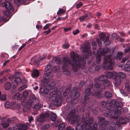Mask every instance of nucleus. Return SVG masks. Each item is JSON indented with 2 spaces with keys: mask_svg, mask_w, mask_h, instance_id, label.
<instances>
[{
  "mask_svg": "<svg viewBox=\"0 0 130 130\" xmlns=\"http://www.w3.org/2000/svg\"><path fill=\"white\" fill-rule=\"evenodd\" d=\"M76 122L77 124L76 128V130H82L87 126V122H83L82 121V122H80V120H78L76 121Z\"/></svg>",
  "mask_w": 130,
  "mask_h": 130,
  "instance_id": "nucleus-12",
  "label": "nucleus"
},
{
  "mask_svg": "<svg viewBox=\"0 0 130 130\" xmlns=\"http://www.w3.org/2000/svg\"><path fill=\"white\" fill-rule=\"evenodd\" d=\"M22 98V95L19 93L15 94L13 96V98L20 100Z\"/></svg>",
  "mask_w": 130,
  "mask_h": 130,
  "instance_id": "nucleus-28",
  "label": "nucleus"
},
{
  "mask_svg": "<svg viewBox=\"0 0 130 130\" xmlns=\"http://www.w3.org/2000/svg\"><path fill=\"white\" fill-rule=\"evenodd\" d=\"M116 75V72H109L107 73L106 74V76L107 78H112L113 79V77H115Z\"/></svg>",
  "mask_w": 130,
  "mask_h": 130,
  "instance_id": "nucleus-22",
  "label": "nucleus"
},
{
  "mask_svg": "<svg viewBox=\"0 0 130 130\" xmlns=\"http://www.w3.org/2000/svg\"><path fill=\"white\" fill-rule=\"evenodd\" d=\"M4 87L5 89V90H9L11 88V84L9 82H7L5 84Z\"/></svg>",
  "mask_w": 130,
  "mask_h": 130,
  "instance_id": "nucleus-29",
  "label": "nucleus"
},
{
  "mask_svg": "<svg viewBox=\"0 0 130 130\" xmlns=\"http://www.w3.org/2000/svg\"><path fill=\"white\" fill-rule=\"evenodd\" d=\"M70 46V45L69 44L65 43L62 46V47L64 49H67Z\"/></svg>",
  "mask_w": 130,
  "mask_h": 130,
  "instance_id": "nucleus-59",
  "label": "nucleus"
},
{
  "mask_svg": "<svg viewBox=\"0 0 130 130\" xmlns=\"http://www.w3.org/2000/svg\"><path fill=\"white\" fill-rule=\"evenodd\" d=\"M103 42L104 43L106 46L109 45L110 43V41L109 40V39H107Z\"/></svg>",
  "mask_w": 130,
  "mask_h": 130,
  "instance_id": "nucleus-56",
  "label": "nucleus"
},
{
  "mask_svg": "<svg viewBox=\"0 0 130 130\" xmlns=\"http://www.w3.org/2000/svg\"><path fill=\"white\" fill-rule=\"evenodd\" d=\"M12 87L13 88H15L18 85V83L14 81H13L12 83Z\"/></svg>",
  "mask_w": 130,
  "mask_h": 130,
  "instance_id": "nucleus-49",
  "label": "nucleus"
},
{
  "mask_svg": "<svg viewBox=\"0 0 130 130\" xmlns=\"http://www.w3.org/2000/svg\"><path fill=\"white\" fill-rule=\"evenodd\" d=\"M25 0H14V3L15 4H17V5L19 6V4L22 3H24Z\"/></svg>",
  "mask_w": 130,
  "mask_h": 130,
  "instance_id": "nucleus-36",
  "label": "nucleus"
},
{
  "mask_svg": "<svg viewBox=\"0 0 130 130\" xmlns=\"http://www.w3.org/2000/svg\"><path fill=\"white\" fill-rule=\"evenodd\" d=\"M20 128L21 130H25L27 129L25 124H22L20 125Z\"/></svg>",
  "mask_w": 130,
  "mask_h": 130,
  "instance_id": "nucleus-51",
  "label": "nucleus"
},
{
  "mask_svg": "<svg viewBox=\"0 0 130 130\" xmlns=\"http://www.w3.org/2000/svg\"><path fill=\"white\" fill-rule=\"evenodd\" d=\"M33 108L34 111H36L38 110L40 107V104L39 103L36 105H34L31 106Z\"/></svg>",
  "mask_w": 130,
  "mask_h": 130,
  "instance_id": "nucleus-24",
  "label": "nucleus"
},
{
  "mask_svg": "<svg viewBox=\"0 0 130 130\" xmlns=\"http://www.w3.org/2000/svg\"><path fill=\"white\" fill-rule=\"evenodd\" d=\"M116 75L119 76L121 78L124 79L126 78V75L125 74L122 72H119L117 73H116Z\"/></svg>",
  "mask_w": 130,
  "mask_h": 130,
  "instance_id": "nucleus-27",
  "label": "nucleus"
},
{
  "mask_svg": "<svg viewBox=\"0 0 130 130\" xmlns=\"http://www.w3.org/2000/svg\"><path fill=\"white\" fill-rule=\"evenodd\" d=\"M14 81L17 82L18 84L20 83L22 81L21 78L19 77H18L16 78L14 80Z\"/></svg>",
  "mask_w": 130,
  "mask_h": 130,
  "instance_id": "nucleus-54",
  "label": "nucleus"
},
{
  "mask_svg": "<svg viewBox=\"0 0 130 130\" xmlns=\"http://www.w3.org/2000/svg\"><path fill=\"white\" fill-rule=\"evenodd\" d=\"M92 95L93 96H97L98 99L100 98L101 96L100 94L98 92H92Z\"/></svg>",
  "mask_w": 130,
  "mask_h": 130,
  "instance_id": "nucleus-43",
  "label": "nucleus"
},
{
  "mask_svg": "<svg viewBox=\"0 0 130 130\" xmlns=\"http://www.w3.org/2000/svg\"><path fill=\"white\" fill-rule=\"evenodd\" d=\"M50 118L51 120L52 121H55L56 119V115L54 113L52 112L51 114Z\"/></svg>",
  "mask_w": 130,
  "mask_h": 130,
  "instance_id": "nucleus-34",
  "label": "nucleus"
},
{
  "mask_svg": "<svg viewBox=\"0 0 130 130\" xmlns=\"http://www.w3.org/2000/svg\"><path fill=\"white\" fill-rule=\"evenodd\" d=\"M104 96L105 97L109 98L111 97L112 96V94L109 92L106 91L105 93Z\"/></svg>",
  "mask_w": 130,
  "mask_h": 130,
  "instance_id": "nucleus-40",
  "label": "nucleus"
},
{
  "mask_svg": "<svg viewBox=\"0 0 130 130\" xmlns=\"http://www.w3.org/2000/svg\"><path fill=\"white\" fill-rule=\"evenodd\" d=\"M113 79L115 80L114 84L116 87H118L121 85V80L120 77L116 75L115 77H113Z\"/></svg>",
  "mask_w": 130,
  "mask_h": 130,
  "instance_id": "nucleus-15",
  "label": "nucleus"
},
{
  "mask_svg": "<svg viewBox=\"0 0 130 130\" xmlns=\"http://www.w3.org/2000/svg\"><path fill=\"white\" fill-rule=\"evenodd\" d=\"M89 114L88 113H87L86 116H83L82 118V121L83 122H87V126H90L88 124H91L93 122L94 118L92 117H90L88 121L87 118L89 117Z\"/></svg>",
  "mask_w": 130,
  "mask_h": 130,
  "instance_id": "nucleus-10",
  "label": "nucleus"
},
{
  "mask_svg": "<svg viewBox=\"0 0 130 130\" xmlns=\"http://www.w3.org/2000/svg\"><path fill=\"white\" fill-rule=\"evenodd\" d=\"M103 83L104 84H103V85H104L105 87V86H106L107 87H108L110 85V82L109 80L107 79L105 80L104 81Z\"/></svg>",
  "mask_w": 130,
  "mask_h": 130,
  "instance_id": "nucleus-38",
  "label": "nucleus"
},
{
  "mask_svg": "<svg viewBox=\"0 0 130 130\" xmlns=\"http://www.w3.org/2000/svg\"><path fill=\"white\" fill-rule=\"evenodd\" d=\"M94 82L95 83L94 85L95 87L97 88H100L101 89H104L106 87L104 85H103L102 84H100L99 83L98 79H95Z\"/></svg>",
  "mask_w": 130,
  "mask_h": 130,
  "instance_id": "nucleus-17",
  "label": "nucleus"
},
{
  "mask_svg": "<svg viewBox=\"0 0 130 130\" xmlns=\"http://www.w3.org/2000/svg\"><path fill=\"white\" fill-rule=\"evenodd\" d=\"M111 37L113 39L117 40L118 39L119 37V36L116 33H113L111 35Z\"/></svg>",
  "mask_w": 130,
  "mask_h": 130,
  "instance_id": "nucleus-44",
  "label": "nucleus"
},
{
  "mask_svg": "<svg viewBox=\"0 0 130 130\" xmlns=\"http://www.w3.org/2000/svg\"><path fill=\"white\" fill-rule=\"evenodd\" d=\"M67 120L69 121H71L72 124H74L77 120H80V118L75 115V113L72 111L70 112L67 116Z\"/></svg>",
  "mask_w": 130,
  "mask_h": 130,
  "instance_id": "nucleus-6",
  "label": "nucleus"
},
{
  "mask_svg": "<svg viewBox=\"0 0 130 130\" xmlns=\"http://www.w3.org/2000/svg\"><path fill=\"white\" fill-rule=\"evenodd\" d=\"M50 114L48 113H42L37 119V121L39 122H44L47 120V118L49 117Z\"/></svg>",
  "mask_w": 130,
  "mask_h": 130,
  "instance_id": "nucleus-11",
  "label": "nucleus"
},
{
  "mask_svg": "<svg viewBox=\"0 0 130 130\" xmlns=\"http://www.w3.org/2000/svg\"><path fill=\"white\" fill-rule=\"evenodd\" d=\"M102 55V50L101 48H99L97 53V57L96 58V62L99 63L101 61V55Z\"/></svg>",
  "mask_w": 130,
  "mask_h": 130,
  "instance_id": "nucleus-18",
  "label": "nucleus"
},
{
  "mask_svg": "<svg viewBox=\"0 0 130 130\" xmlns=\"http://www.w3.org/2000/svg\"><path fill=\"white\" fill-rule=\"evenodd\" d=\"M56 83V82L54 80H52L49 83V86L50 87H53L55 86Z\"/></svg>",
  "mask_w": 130,
  "mask_h": 130,
  "instance_id": "nucleus-46",
  "label": "nucleus"
},
{
  "mask_svg": "<svg viewBox=\"0 0 130 130\" xmlns=\"http://www.w3.org/2000/svg\"><path fill=\"white\" fill-rule=\"evenodd\" d=\"M65 12V11L63 10L62 9H61L59 10L57 12V14L59 15L60 14L64 13Z\"/></svg>",
  "mask_w": 130,
  "mask_h": 130,
  "instance_id": "nucleus-58",
  "label": "nucleus"
},
{
  "mask_svg": "<svg viewBox=\"0 0 130 130\" xmlns=\"http://www.w3.org/2000/svg\"><path fill=\"white\" fill-rule=\"evenodd\" d=\"M106 79V77L105 75H101L98 78V81L103 82Z\"/></svg>",
  "mask_w": 130,
  "mask_h": 130,
  "instance_id": "nucleus-37",
  "label": "nucleus"
},
{
  "mask_svg": "<svg viewBox=\"0 0 130 130\" xmlns=\"http://www.w3.org/2000/svg\"><path fill=\"white\" fill-rule=\"evenodd\" d=\"M6 99V95L5 94H3L0 97V100L1 101H5Z\"/></svg>",
  "mask_w": 130,
  "mask_h": 130,
  "instance_id": "nucleus-53",
  "label": "nucleus"
},
{
  "mask_svg": "<svg viewBox=\"0 0 130 130\" xmlns=\"http://www.w3.org/2000/svg\"><path fill=\"white\" fill-rule=\"evenodd\" d=\"M50 127L49 124H46L43 127L42 129H44L46 130L49 128Z\"/></svg>",
  "mask_w": 130,
  "mask_h": 130,
  "instance_id": "nucleus-60",
  "label": "nucleus"
},
{
  "mask_svg": "<svg viewBox=\"0 0 130 130\" xmlns=\"http://www.w3.org/2000/svg\"><path fill=\"white\" fill-rule=\"evenodd\" d=\"M118 119L120 121H122L120 123V125L125 124L129 121V118H123L122 117H120L118 118Z\"/></svg>",
  "mask_w": 130,
  "mask_h": 130,
  "instance_id": "nucleus-19",
  "label": "nucleus"
},
{
  "mask_svg": "<svg viewBox=\"0 0 130 130\" xmlns=\"http://www.w3.org/2000/svg\"><path fill=\"white\" fill-rule=\"evenodd\" d=\"M114 51V49L112 48H109L106 49H103V52H102V55H105L107 53H112Z\"/></svg>",
  "mask_w": 130,
  "mask_h": 130,
  "instance_id": "nucleus-20",
  "label": "nucleus"
},
{
  "mask_svg": "<svg viewBox=\"0 0 130 130\" xmlns=\"http://www.w3.org/2000/svg\"><path fill=\"white\" fill-rule=\"evenodd\" d=\"M79 32V30L78 29H76L74 30L73 31V34L74 35H76Z\"/></svg>",
  "mask_w": 130,
  "mask_h": 130,
  "instance_id": "nucleus-63",
  "label": "nucleus"
},
{
  "mask_svg": "<svg viewBox=\"0 0 130 130\" xmlns=\"http://www.w3.org/2000/svg\"><path fill=\"white\" fill-rule=\"evenodd\" d=\"M113 110L112 111H109L108 113L105 112L104 114V116L105 117H109V116H112L113 118H116L117 117H115V115H114L112 112Z\"/></svg>",
  "mask_w": 130,
  "mask_h": 130,
  "instance_id": "nucleus-25",
  "label": "nucleus"
},
{
  "mask_svg": "<svg viewBox=\"0 0 130 130\" xmlns=\"http://www.w3.org/2000/svg\"><path fill=\"white\" fill-rule=\"evenodd\" d=\"M90 90V89H89L88 88H87L85 90V94L87 95H89L91 94Z\"/></svg>",
  "mask_w": 130,
  "mask_h": 130,
  "instance_id": "nucleus-50",
  "label": "nucleus"
},
{
  "mask_svg": "<svg viewBox=\"0 0 130 130\" xmlns=\"http://www.w3.org/2000/svg\"><path fill=\"white\" fill-rule=\"evenodd\" d=\"M88 95H85L84 96V101L85 102H84L83 103V106H84L87 103V102L89 101V97L88 96Z\"/></svg>",
  "mask_w": 130,
  "mask_h": 130,
  "instance_id": "nucleus-42",
  "label": "nucleus"
},
{
  "mask_svg": "<svg viewBox=\"0 0 130 130\" xmlns=\"http://www.w3.org/2000/svg\"><path fill=\"white\" fill-rule=\"evenodd\" d=\"M99 121L98 122V124L100 125L102 124L105 121V118L102 117H99L98 118Z\"/></svg>",
  "mask_w": 130,
  "mask_h": 130,
  "instance_id": "nucleus-39",
  "label": "nucleus"
},
{
  "mask_svg": "<svg viewBox=\"0 0 130 130\" xmlns=\"http://www.w3.org/2000/svg\"><path fill=\"white\" fill-rule=\"evenodd\" d=\"M122 53L120 52H119L117 54V56L116 58L117 60H120L121 59L122 57Z\"/></svg>",
  "mask_w": 130,
  "mask_h": 130,
  "instance_id": "nucleus-47",
  "label": "nucleus"
},
{
  "mask_svg": "<svg viewBox=\"0 0 130 130\" xmlns=\"http://www.w3.org/2000/svg\"><path fill=\"white\" fill-rule=\"evenodd\" d=\"M110 35H108L106 36V34L103 32H101L99 34V39L97 38L96 41L98 45L101 46L102 45V42H104L107 39H109Z\"/></svg>",
  "mask_w": 130,
  "mask_h": 130,
  "instance_id": "nucleus-7",
  "label": "nucleus"
},
{
  "mask_svg": "<svg viewBox=\"0 0 130 130\" xmlns=\"http://www.w3.org/2000/svg\"><path fill=\"white\" fill-rule=\"evenodd\" d=\"M5 107L6 108H11L12 109H13L14 108V107H13L12 105L11 104L10 105V102H9L7 101L5 103Z\"/></svg>",
  "mask_w": 130,
  "mask_h": 130,
  "instance_id": "nucleus-32",
  "label": "nucleus"
},
{
  "mask_svg": "<svg viewBox=\"0 0 130 130\" xmlns=\"http://www.w3.org/2000/svg\"><path fill=\"white\" fill-rule=\"evenodd\" d=\"M27 87V86L26 85H24L20 87L18 89V91H21L23 90L24 89Z\"/></svg>",
  "mask_w": 130,
  "mask_h": 130,
  "instance_id": "nucleus-57",
  "label": "nucleus"
},
{
  "mask_svg": "<svg viewBox=\"0 0 130 130\" xmlns=\"http://www.w3.org/2000/svg\"><path fill=\"white\" fill-rule=\"evenodd\" d=\"M32 65L36 64L37 65L39 64V63L38 61L36 60L35 57L32 58L30 60V63Z\"/></svg>",
  "mask_w": 130,
  "mask_h": 130,
  "instance_id": "nucleus-26",
  "label": "nucleus"
},
{
  "mask_svg": "<svg viewBox=\"0 0 130 130\" xmlns=\"http://www.w3.org/2000/svg\"><path fill=\"white\" fill-rule=\"evenodd\" d=\"M71 89V88L70 87L67 88L63 92L64 95V96L67 95L70 92Z\"/></svg>",
  "mask_w": 130,
  "mask_h": 130,
  "instance_id": "nucleus-35",
  "label": "nucleus"
},
{
  "mask_svg": "<svg viewBox=\"0 0 130 130\" xmlns=\"http://www.w3.org/2000/svg\"><path fill=\"white\" fill-rule=\"evenodd\" d=\"M101 104L103 107H104L106 106L107 103L103 101L101 102Z\"/></svg>",
  "mask_w": 130,
  "mask_h": 130,
  "instance_id": "nucleus-62",
  "label": "nucleus"
},
{
  "mask_svg": "<svg viewBox=\"0 0 130 130\" xmlns=\"http://www.w3.org/2000/svg\"><path fill=\"white\" fill-rule=\"evenodd\" d=\"M43 79L41 80L42 83L44 84V85L45 84H47L49 82V80L52 79L53 77V74L52 73L47 74V75H44Z\"/></svg>",
  "mask_w": 130,
  "mask_h": 130,
  "instance_id": "nucleus-13",
  "label": "nucleus"
},
{
  "mask_svg": "<svg viewBox=\"0 0 130 130\" xmlns=\"http://www.w3.org/2000/svg\"><path fill=\"white\" fill-rule=\"evenodd\" d=\"M80 95V93L78 92V88L76 87L73 88L70 95V98H72L75 97L72 100L71 102L72 104H74L78 102V99H77Z\"/></svg>",
  "mask_w": 130,
  "mask_h": 130,
  "instance_id": "nucleus-5",
  "label": "nucleus"
},
{
  "mask_svg": "<svg viewBox=\"0 0 130 130\" xmlns=\"http://www.w3.org/2000/svg\"><path fill=\"white\" fill-rule=\"evenodd\" d=\"M97 127V123L96 122H94L92 125L91 130H96Z\"/></svg>",
  "mask_w": 130,
  "mask_h": 130,
  "instance_id": "nucleus-48",
  "label": "nucleus"
},
{
  "mask_svg": "<svg viewBox=\"0 0 130 130\" xmlns=\"http://www.w3.org/2000/svg\"><path fill=\"white\" fill-rule=\"evenodd\" d=\"M40 91L44 95H46L48 91V90L45 88H42L41 87L40 88Z\"/></svg>",
  "mask_w": 130,
  "mask_h": 130,
  "instance_id": "nucleus-30",
  "label": "nucleus"
},
{
  "mask_svg": "<svg viewBox=\"0 0 130 130\" xmlns=\"http://www.w3.org/2000/svg\"><path fill=\"white\" fill-rule=\"evenodd\" d=\"M111 103V107H109V106H107V109L113 110L112 113L115 115V117L120 116L121 113L120 110L123 106L122 104L120 102H115L114 100H112Z\"/></svg>",
  "mask_w": 130,
  "mask_h": 130,
  "instance_id": "nucleus-2",
  "label": "nucleus"
},
{
  "mask_svg": "<svg viewBox=\"0 0 130 130\" xmlns=\"http://www.w3.org/2000/svg\"><path fill=\"white\" fill-rule=\"evenodd\" d=\"M130 79L127 78L125 80V87L124 90L121 89L120 90L121 93L125 96H127L128 93L130 92V87L129 86V83Z\"/></svg>",
  "mask_w": 130,
  "mask_h": 130,
  "instance_id": "nucleus-8",
  "label": "nucleus"
},
{
  "mask_svg": "<svg viewBox=\"0 0 130 130\" xmlns=\"http://www.w3.org/2000/svg\"><path fill=\"white\" fill-rule=\"evenodd\" d=\"M27 101L28 103L29 104H30L31 106L39 103V101L38 99L33 94H31L29 96V99Z\"/></svg>",
  "mask_w": 130,
  "mask_h": 130,
  "instance_id": "nucleus-9",
  "label": "nucleus"
},
{
  "mask_svg": "<svg viewBox=\"0 0 130 130\" xmlns=\"http://www.w3.org/2000/svg\"><path fill=\"white\" fill-rule=\"evenodd\" d=\"M58 92L54 91L50 92L49 94V98L51 101H54V104L57 106H60L61 104L62 101V97L60 96L61 93L57 94Z\"/></svg>",
  "mask_w": 130,
  "mask_h": 130,
  "instance_id": "nucleus-3",
  "label": "nucleus"
},
{
  "mask_svg": "<svg viewBox=\"0 0 130 130\" xmlns=\"http://www.w3.org/2000/svg\"><path fill=\"white\" fill-rule=\"evenodd\" d=\"M1 120L2 122V123H4L6 121L7 119L5 117L2 118L1 119Z\"/></svg>",
  "mask_w": 130,
  "mask_h": 130,
  "instance_id": "nucleus-64",
  "label": "nucleus"
},
{
  "mask_svg": "<svg viewBox=\"0 0 130 130\" xmlns=\"http://www.w3.org/2000/svg\"><path fill=\"white\" fill-rule=\"evenodd\" d=\"M25 99L24 101H22L21 103L22 106H24L23 108V111L24 112H25L29 110L31 106L30 104H29L28 103V101L26 103V99Z\"/></svg>",
  "mask_w": 130,
  "mask_h": 130,
  "instance_id": "nucleus-14",
  "label": "nucleus"
},
{
  "mask_svg": "<svg viewBox=\"0 0 130 130\" xmlns=\"http://www.w3.org/2000/svg\"><path fill=\"white\" fill-rule=\"evenodd\" d=\"M39 74V71L37 70H35L32 71V76L34 78H36L38 76Z\"/></svg>",
  "mask_w": 130,
  "mask_h": 130,
  "instance_id": "nucleus-23",
  "label": "nucleus"
},
{
  "mask_svg": "<svg viewBox=\"0 0 130 130\" xmlns=\"http://www.w3.org/2000/svg\"><path fill=\"white\" fill-rule=\"evenodd\" d=\"M1 125L5 128H6L9 125V123H7L6 121L4 123H1Z\"/></svg>",
  "mask_w": 130,
  "mask_h": 130,
  "instance_id": "nucleus-45",
  "label": "nucleus"
},
{
  "mask_svg": "<svg viewBox=\"0 0 130 130\" xmlns=\"http://www.w3.org/2000/svg\"><path fill=\"white\" fill-rule=\"evenodd\" d=\"M11 105L13 107H14V108L13 109H15V108H17V109L19 108L21 106L20 104L18 103H16L14 102L11 103Z\"/></svg>",
  "mask_w": 130,
  "mask_h": 130,
  "instance_id": "nucleus-31",
  "label": "nucleus"
},
{
  "mask_svg": "<svg viewBox=\"0 0 130 130\" xmlns=\"http://www.w3.org/2000/svg\"><path fill=\"white\" fill-rule=\"evenodd\" d=\"M51 68V66L49 64L46 66L44 72V75H47V74L52 73Z\"/></svg>",
  "mask_w": 130,
  "mask_h": 130,
  "instance_id": "nucleus-21",
  "label": "nucleus"
},
{
  "mask_svg": "<svg viewBox=\"0 0 130 130\" xmlns=\"http://www.w3.org/2000/svg\"><path fill=\"white\" fill-rule=\"evenodd\" d=\"M7 80V78L6 77H4L2 79H0V83L3 84Z\"/></svg>",
  "mask_w": 130,
  "mask_h": 130,
  "instance_id": "nucleus-61",
  "label": "nucleus"
},
{
  "mask_svg": "<svg viewBox=\"0 0 130 130\" xmlns=\"http://www.w3.org/2000/svg\"><path fill=\"white\" fill-rule=\"evenodd\" d=\"M91 45L88 42H86L85 44V47L83 48V52L86 53L85 55L83 57L79 58L78 55L73 51L71 52V59L72 60V63L69 58L67 57L63 58V66L62 67L63 73L65 75L68 76L70 75V72L68 70L67 68L69 65L71 64L72 70L76 72L78 68L84 67L85 64V60L87 58L91 55L90 50Z\"/></svg>",
  "mask_w": 130,
  "mask_h": 130,
  "instance_id": "nucleus-1",
  "label": "nucleus"
},
{
  "mask_svg": "<svg viewBox=\"0 0 130 130\" xmlns=\"http://www.w3.org/2000/svg\"><path fill=\"white\" fill-rule=\"evenodd\" d=\"M109 127L112 128L116 126V125L115 123L112 122H110L109 123Z\"/></svg>",
  "mask_w": 130,
  "mask_h": 130,
  "instance_id": "nucleus-52",
  "label": "nucleus"
},
{
  "mask_svg": "<svg viewBox=\"0 0 130 130\" xmlns=\"http://www.w3.org/2000/svg\"><path fill=\"white\" fill-rule=\"evenodd\" d=\"M0 6L2 7H5L6 9L9 10H11L12 8L11 4L7 2L2 3L0 4Z\"/></svg>",
  "mask_w": 130,
  "mask_h": 130,
  "instance_id": "nucleus-16",
  "label": "nucleus"
},
{
  "mask_svg": "<svg viewBox=\"0 0 130 130\" xmlns=\"http://www.w3.org/2000/svg\"><path fill=\"white\" fill-rule=\"evenodd\" d=\"M110 55L104 57V61L103 64V69L110 70L113 69V66L115 63L112 61Z\"/></svg>",
  "mask_w": 130,
  "mask_h": 130,
  "instance_id": "nucleus-4",
  "label": "nucleus"
},
{
  "mask_svg": "<svg viewBox=\"0 0 130 130\" xmlns=\"http://www.w3.org/2000/svg\"><path fill=\"white\" fill-rule=\"evenodd\" d=\"M55 61L57 64H59L60 63L61 60L59 58H56L55 59Z\"/></svg>",
  "mask_w": 130,
  "mask_h": 130,
  "instance_id": "nucleus-55",
  "label": "nucleus"
},
{
  "mask_svg": "<svg viewBox=\"0 0 130 130\" xmlns=\"http://www.w3.org/2000/svg\"><path fill=\"white\" fill-rule=\"evenodd\" d=\"M29 95L28 92L26 91H24L23 93V95L22 96V101H24L25 98L26 99V101L27 100V99L26 98Z\"/></svg>",
  "mask_w": 130,
  "mask_h": 130,
  "instance_id": "nucleus-33",
  "label": "nucleus"
},
{
  "mask_svg": "<svg viewBox=\"0 0 130 130\" xmlns=\"http://www.w3.org/2000/svg\"><path fill=\"white\" fill-rule=\"evenodd\" d=\"M65 124L64 123H60L58 128V130H65Z\"/></svg>",
  "mask_w": 130,
  "mask_h": 130,
  "instance_id": "nucleus-41",
  "label": "nucleus"
}]
</instances>
